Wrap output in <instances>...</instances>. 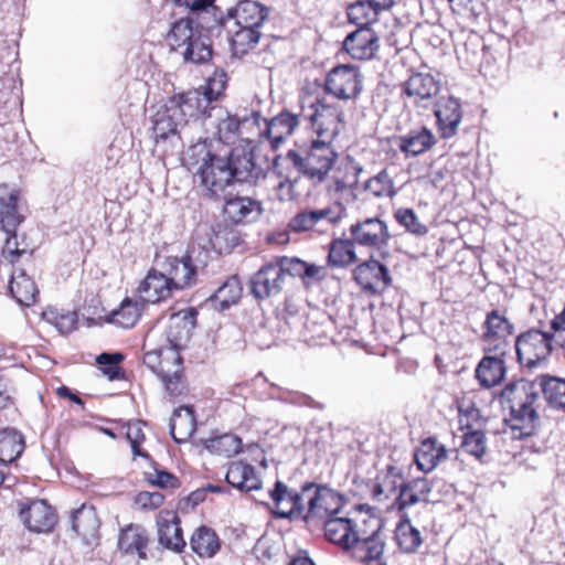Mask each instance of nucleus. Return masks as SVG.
<instances>
[{"instance_id":"nucleus-38","label":"nucleus","mask_w":565,"mask_h":565,"mask_svg":"<svg viewBox=\"0 0 565 565\" xmlns=\"http://www.w3.org/2000/svg\"><path fill=\"white\" fill-rule=\"evenodd\" d=\"M225 480L232 487L241 491L258 490L262 481L258 478L255 468L244 461H234L230 465Z\"/></svg>"},{"instance_id":"nucleus-14","label":"nucleus","mask_w":565,"mask_h":565,"mask_svg":"<svg viewBox=\"0 0 565 565\" xmlns=\"http://www.w3.org/2000/svg\"><path fill=\"white\" fill-rule=\"evenodd\" d=\"M286 285V280L277 260L263 265L249 278V292L258 300L278 296Z\"/></svg>"},{"instance_id":"nucleus-2","label":"nucleus","mask_w":565,"mask_h":565,"mask_svg":"<svg viewBox=\"0 0 565 565\" xmlns=\"http://www.w3.org/2000/svg\"><path fill=\"white\" fill-rule=\"evenodd\" d=\"M186 164L189 168L196 167L194 180L204 195L220 196L231 184L228 164L225 158L212 152L207 138L188 149Z\"/></svg>"},{"instance_id":"nucleus-29","label":"nucleus","mask_w":565,"mask_h":565,"mask_svg":"<svg viewBox=\"0 0 565 565\" xmlns=\"http://www.w3.org/2000/svg\"><path fill=\"white\" fill-rule=\"evenodd\" d=\"M175 290L166 273L150 270L138 287L139 298L143 303H157L166 300Z\"/></svg>"},{"instance_id":"nucleus-43","label":"nucleus","mask_w":565,"mask_h":565,"mask_svg":"<svg viewBox=\"0 0 565 565\" xmlns=\"http://www.w3.org/2000/svg\"><path fill=\"white\" fill-rule=\"evenodd\" d=\"M435 142L436 138L433 132L427 128H420L399 137L398 147L407 156H419L429 150Z\"/></svg>"},{"instance_id":"nucleus-6","label":"nucleus","mask_w":565,"mask_h":565,"mask_svg":"<svg viewBox=\"0 0 565 565\" xmlns=\"http://www.w3.org/2000/svg\"><path fill=\"white\" fill-rule=\"evenodd\" d=\"M302 116L309 120L318 138L333 139L344 126V115L338 104L326 97L305 98L301 106Z\"/></svg>"},{"instance_id":"nucleus-12","label":"nucleus","mask_w":565,"mask_h":565,"mask_svg":"<svg viewBox=\"0 0 565 565\" xmlns=\"http://www.w3.org/2000/svg\"><path fill=\"white\" fill-rule=\"evenodd\" d=\"M514 332V326L504 312L493 309L489 311L482 323L481 340L487 353L507 354L509 338Z\"/></svg>"},{"instance_id":"nucleus-60","label":"nucleus","mask_w":565,"mask_h":565,"mask_svg":"<svg viewBox=\"0 0 565 565\" xmlns=\"http://www.w3.org/2000/svg\"><path fill=\"white\" fill-rule=\"evenodd\" d=\"M226 86V74L224 72H215L212 77L206 81V84L200 88L201 94L210 98V104L217 100L223 94Z\"/></svg>"},{"instance_id":"nucleus-24","label":"nucleus","mask_w":565,"mask_h":565,"mask_svg":"<svg viewBox=\"0 0 565 565\" xmlns=\"http://www.w3.org/2000/svg\"><path fill=\"white\" fill-rule=\"evenodd\" d=\"M158 542L173 552H181L185 541L180 526V519L173 511L162 510L157 516Z\"/></svg>"},{"instance_id":"nucleus-46","label":"nucleus","mask_w":565,"mask_h":565,"mask_svg":"<svg viewBox=\"0 0 565 565\" xmlns=\"http://www.w3.org/2000/svg\"><path fill=\"white\" fill-rule=\"evenodd\" d=\"M24 449V440L22 436L12 428L0 430V465L8 467L14 461Z\"/></svg>"},{"instance_id":"nucleus-56","label":"nucleus","mask_w":565,"mask_h":565,"mask_svg":"<svg viewBox=\"0 0 565 565\" xmlns=\"http://www.w3.org/2000/svg\"><path fill=\"white\" fill-rule=\"evenodd\" d=\"M394 217L401 226L413 235L424 236L428 233V227L419 221L412 209L399 207L395 211Z\"/></svg>"},{"instance_id":"nucleus-51","label":"nucleus","mask_w":565,"mask_h":565,"mask_svg":"<svg viewBox=\"0 0 565 565\" xmlns=\"http://www.w3.org/2000/svg\"><path fill=\"white\" fill-rule=\"evenodd\" d=\"M364 190L375 198H394L398 190L395 188L393 174L388 169H382L364 183Z\"/></svg>"},{"instance_id":"nucleus-15","label":"nucleus","mask_w":565,"mask_h":565,"mask_svg":"<svg viewBox=\"0 0 565 565\" xmlns=\"http://www.w3.org/2000/svg\"><path fill=\"white\" fill-rule=\"evenodd\" d=\"M202 127L206 134H210L217 141L232 145L238 139L241 120L226 109L216 106L211 107Z\"/></svg>"},{"instance_id":"nucleus-19","label":"nucleus","mask_w":565,"mask_h":565,"mask_svg":"<svg viewBox=\"0 0 565 565\" xmlns=\"http://www.w3.org/2000/svg\"><path fill=\"white\" fill-rule=\"evenodd\" d=\"M353 277L364 290L373 294L384 291L392 284L388 268L373 257L358 265Z\"/></svg>"},{"instance_id":"nucleus-9","label":"nucleus","mask_w":565,"mask_h":565,"mask_svg":"<svg viewBox=\"0 0 565 565\" xmlns=\"http://www.w3.org/2000/svg\"><path fill=\"white\" fill-rule=\"evenodd\" d=\"M553 334L539 329H530L515 339L518 361L522 366L534 369L547 360L552 352Z\"/></svg>"},{"instance_id":"nucleus-62","label":"nucleus","mask_w":565,"mask_h":565,"mask_svg":"<svg viewBox=\"0 0 565 565\" xmlns=\"http://www.w3.org/2000/svg\"><path fill=\"white\" fill-rule=\"evenodd\" d=\"M146 476L151 484L162 489H175L180 486L178 478L166 470L156 468L152 472H147Z\"/></svg>"},{"instance_id":"nucleus-42","label":"nucleus","mask_w":565,"mask_h":565,"mask_svg":"<svg viewBox=\"0 0 565 565\" xmlns=\"http://www.w3.org/2000/svg\"><path fill=\"white\" fill-rule=\"evenodd\" d=\"M190 546L200 557L211 558L220 551L221 540L214 530L202 525L193 532Z\"/></svg>"},{"instance_id":"nucleus-53","label":"nucleus","mask_w":565,"mask_h":565,"mask_svg":"<svg viewBox=\"0 0 565 565\" xmlns=\"http://www.w3.org/2000/svg\"><path fill=\"white\" fill-rule=\"evenodd\" d=\"M241 448V439L233 434H224L206 441V449L224 457H232L238 454Z\"/></svg>"},{"instance_id":"nucleus-58","label":"nucleus","mask_w":565,"mask_h":565,"mask_svg":"<svg viewBox=\"0 0 565 565\" xmlns=\"http://www.w3.org/2000/svg\"><path fill=\"white\" fill-rule=\"evenodd\" d=\"M462 451L481 460L487 452V438L481 430H469L463 435Z\"/></svg>"},{"instance_id":"nucleus-27","label":"nucleus","mask_w":565,"mask_h":565,"mask_svg":"<svg viewBox=\"0 0 565 565\" xmlns=\"http://www.w3.org/2000/svg\"><path fill=\"white\" fill-rule=\"evenodd\" d=\"M224 216L233 224L253 222L263 213L262 203L248 196H235L225 200Z\"/></svg>"},{"instance_id":"nucleus-23","label":"nucleus","mask_w":565,"mask_h":565,"mask_svg":"<svg viewBox=\"0 0 565 565\" xmlns=\"http://www.w3.org/2000/svg\"><path fill=\"white\" fill-rule=\"evenodd\" d=\"M329 191L343 193L352 191L359 183V177L363 172V166L350 156H347L333 164Z\"/></svg>"},{"instance_id":"nucleus-64","label":"nucleus","mask_w":565,"mask_h":565,"mask_svg":"<svg viewBox=\"0 0 565 565\" xmlns=\"http://www.w3.org/2000/svg\"><path fill=\"white\" fill-rule=\"evenodd\" d=\"M136 504L142 510H156L164 502V495L158 491H141L137 494Z\"/></svg>"},{"instance_id":"nucleus-36","label":"nucleus","mask_w":565,"mask_h":565,"mask_svg":"<svg viewBox=\"0 0 565 565\" xmlns=\"http://www.w3.org/2000/svg\"><path fill=\"white\" fill-rule=\"evenodd\" d=\"M72 530L87 543L97 536L100 521L93 505L82 504L71 514Z\"/></svg>"},{"instance_id":"nucleus-47","label":"nucleus","mask_w":565,"mask_h":565,"mask_svg":"<svg viewBox=\"0 0 565 565\" xmlns=\"http://www.w3.org/2000/svg\"><path fill=\"white\" fill-rule=\"evenodd\" d=\"M235 30H231V46L235 56L242 57L250 50L255 49L260 39L259 29L250 26L234 25Z\"/></svg>"},{"instance_id":"nucleus-21","label":"nucleus","mask_w":565,"mask_h":565,"mask_svg":"<svg viewBox=\"0 0 565 565\" xmlns=\"http://www.w3.org/2000/svg\"><path fill=\"white\" fill-rule=\"evenodd\" d=\"M23 524L31 532L46 533L53 530L56 514L44 500H33L20 510Z\"/></svg>"},{"instance_id":"nucleus-54","label":"nucleus","mask_w":565,"mask_h":565,"mask_svg":"<svg viewBox=\"0 0 565 565\" xmlns=\"http://www.w3.org/2000/svg\"><path fill=\"white\" fill-rule=\"evenodd\" d=\"M42 318L53 324L62 334L71 333L77 324L75 311L58 312L53 308H49L42 312Z\"/></svg>"},{"instance_id":"nucleus-26","label":"nucleus","mask_w":565,"mask_h":565,"mask_svg":"<svg viewBox=\"0 0 565 565\" xmlns=\"http://www.w3.org/2000/svg\"><path fill=\"white\" fill-rule=\"evenodd\" d=\"M343 47L355 60H370L379 50V36L371 28H358L345 38Z\"/></svg>"},{"instance_id":"nucleus-34","label":"nucleus","mask_w":565,"mask_h":565,"mask_svg":"<svg viewBox=\"0 0 565 565\" xmlns=\"http://www.w3.org/2000/svg\"><path fill=\"white\" fill-rule=\"evenodd\" d=\"M149 534L138 524H129L120 531L118 547L125 554H137L140 559L147 558Z\"/></svg>"},{"instance_id":"nucleus-37","label":"nucleus","mask_w":565,"mask_h":565,"mask_svg":"<svg viewBox=\"0 0 565 565\" xmlns=\"http://www.w3.org/2000/svg\"><path fill=\"white\" fill-rule=\"evenodd\" d=\"M273 173L278 177L275 185V195L279 201H290L294 199V185L297 182L298 171L287 161L286 157H277L273 163Z\"/></svg>"},{"instance_id":"nucleus-50","label":"nucleus","mask_w":565,"mask_h":565,"mask_svg":"<svg viewBox=\"0 0 565 565\" xmlns=\"http://www.w3.org/2000/svg\"><path fill=\"white\" fill-rule=\"evenodd\" d=\"M395 539L401 547L406 553L415 552L423 543L420 532L414 527L407 516H403L395 530Z\"/></svg>"},{"instance_id":"nucleus-18","label":"nucleus","mask_w":565,"mask_h":565,"mask_svg":"<svg viewBox=\"0 0 565 565\" xmlns=\"http://www.w3.org/2000/svg\"><path fill=\"white\" fill-rule=\"evenodd\" d=\"M437 129L443 139L454 137L462 119V108L458 98L441 96L434 105Z\"/></svg>"},{"instance_id":"nucleus-30","label":"nucleus","mask_w":565,"mask_h":565,"mask_svg":"<svg viewBox=\"0 0 565 565\" xmlns=\"http://www.w3.org/2000/svg\"><path fill=\"white\" fill-rule=\"evenodd\" d=\"M505 354L484 355L476 367V379L484 388L499 385L505 376Z\"/></svg>"},{"instance_id":"nucleus-59","label":"nucleus","mask_w":565,"mask_h":565,"mask_svg":"<svg viewBox=\"0 0 565 565\" xmlns=\"http://www.w3.org/2000/svg\"><path fill=\"white\" fill-rule=\"evenodd\" d=\"M7 238L1 250V257L9 264L13 265L19 258L26 253L25 247H21L18 242L17 228L12 233H6Z\"/></svg>"},{"instance_id":"nucleus-17","label":"nucleus","mask_w":565,"mask_h":565,"mask_svg":"<svg viewBox=\"0 0 565 565\" xmlns=\"http://www.w3.org/2000/svg\"><path fill=\"white\" fill-rule=\"evenodd\" d=\"M170 109L177 114L182 124H186L190 119L199 120L207 116L211 107L210 98L201 94V89H194L181 95H175L169 99Z\"/></svg>"},{"instance_id":"nucleus-3","label":"nucleus","mask_w":565,"mask_h":565,"mask_svg":"<svg viewBox=\"0 0 565 565\" xmlns=\"http://www.w3.org/2000/svg\"><path fill=\"white\" fill-rule=\"evenodd\" d=\"M170 50L179 53L184 62L202 64L211 60L213 51L210 38L190 19L175 21L166 36Z\"/></svg>"},{"instance_id":"nucleus-41","label":"nucleus","mask_w":565,"mask_h":565,"mask_svg":"<svg viewBox=\"0 0 565 565\" xmlns=\"http://www.w3.org/2000/svg\"><path fill=\"white\" fill-rule=\"evenodd\" d=\"M196 420L194 411L190 406H181L173 412L170 420V431L174 441L181 444L188 441L194 434Z\"/></svg>"},{"instance_id":"nucleus-33","label":"nucleus","mask_w":565,"mask_h":565,"mask_svg":"<svg viewBox=\"0 0 565 565\" xmlns=\"http://www.w3.org/2000/svg\"><path fill=\"white\" fill-rule=\"evenodd\" d=\"M298 125L299 118L297 115L281 111L269 121L265 119L266 129L260 136L266 137L271 147L276 149L286 138L294 134Z\"/></svg>"},{"instance_id":"nucleus-35","label":"nucleus","mask_w":565,"mask_h":565,"mask_svg":"<svg viewBox=\"0 0 565 565\" xmlns=\"http://www.w3.org/2000/svg\"><path fill=\"white\" fill-rule=\"evenodd\" d=\"M18 193L6 184H0V227L12 233L23 221L18 210Z\"/></svg>"},{"instance_id":"nucleus-52","label":"nucleus","mask_w":565,"mask_h":565,"mask_svg":"<svg viewBox=\"0 0 565 565\" xmlns=\"http://www.w3.org/2000/svg\"><path fill=\"white\" fill-rule=\"evenodd\" d=\"M380 12L369 0H358L347 9V15L351 23L359 28H371L379 20Z\"/></svg>"},{"instance_id":"nucleus-5","label":"nucleus","mask_w":565,"mask_h":565,"mask_svg":"<svg viewBox=\"0 0 565 565\" xmlns=\"http://www.w3.org/2000/svg\"><path fill=\"white\" fill-rule=\"evenodd\" d=\"M331 141L332 139L318 138L311 141L303 153L289 150L285 157L298 172L312 181L322 182L338 159Z\"/></svg>"},{"instance_id":"nucleus-49","label":"nucleus","mask_w":565,"mask_h":565,"mask_svg":"<svg viewBox=\"0 0 565 565\" xmlns=\"http://www.w3.org/2000/svg\"><path fill=\"white\" fill-rule=\"evenodd\" d=\"M152 124L156 139H166L177 131L178 126L182 125V121L180 117L170 109V102L168 100L157 110Z\"/></svg>"},{"instance_id":"nucleus-31","label":"nucleus","mask_w":565,"mask_h":565,"mask_svg":"<svg viewBox=\"0 0 565 565\" xmlns=\"http://www.w3.org/2000/svg\"><path fill=\"white\" fill-rule=\"evenodd\" d=\"M322 524L326 537L344 550H350L360 533V529H355L353 520L349 518L334 515Z\"/></svg>"},{"instance_id":"nucleus-4","label":"nucleus","mask_w":565,"mask_h":565,"mask_svg":"<svg viewBox=\"0 0 565 565\" xmlns=\"http://www.w3.org/2000/svg\"><path fill=\"white\" fill-rule=\"evenodd\" d=\"M502 397L509 404L511 428L520 430V436L530 435L537 418V413L533 407L539 397L534 383L521 380L509 384L503 390Z\"/></svg>"},{"instance_id":"nucleus-13","label":"nucleus","mask_w":565,"mask_h":565,"mask_svg":"<svg viewBox=\"0 0 565 565\" xmlns=\"http://www.w3.org/2000/svg\"><path fill=\"white\" fill-rule=\"evenodd\" d=\"M324 88L338 99H355L362 90L361 74L352 65L335 66L327 75Z\"/></svg>"},{"instance_id":"nucleus-22","label":"nucleus","mask_w":565,"mask_h":565,"mask_svg":"<svg viewBox=\"0 0 565 565\" xmlns=\"http://www.w3.org/2000/svg\"><path fill=\"white\" fill-rule=\"evenodd\" d=\"M231 183H254L264 175L260 166L254 162L253 156L244 150H233L227 158Z\"/></svg>"},{"instance_id":"nucleus-32","label":"nucleus","mask_w":565,"mask_h":565,"mask_svg":"<svg viewBox=\"0 0 565 565\" xmlns=\"http://www.w3.org/2000/svg\"><path fill=\"white\" fill-rule=\"evenodd\" d=\"M447 456L448 450L445 445L439 443L436 437H428L417 447L414 460L420 471L430 472L438 463L445 461Z\"/></svg>"},{"instance_id":"nucleus-25","label":"nucleus","mask_w":565,"mask_h":565,"mask_svg":"<svg viewBox=\"0 0 565 565\" xmlns=\"http://www.w3.org/2000/svg\"><path fill=\"white\" fill-rule=\"evenodd\" d=\"M439 90V79L429 73H415L403 84V92L416 105H426Z\"/></svg>"},{"instance_id":"nucleus-40","label":"nucleus","mask_w":565,"mask_h":565,"mask_svg":"<svg viewBox=\"0 0 565 565\" xmlns=\"http://www.w3.org/2000/svg\"><path fill=\"white\" fill-rule=\"evenodd\" d=\"M143 309L145 303L140 298L132 299L126 297L119 307L106 317V321L120 328L129 329L137 323Z\"/></svg>"},{"instance_id":"nucleus-55","label":"nucleus","mask_w":565,"mask_h":565,"mask_svg":"<svg viewBox=\"0 0 565 565\" xmlns=\"http://www.w3.org/2000/svg\"><path fill=\"white\" fill-rule=\"evenodd\" d=\"M242 286L237 277L228 278L212 296L221 309H227L241 298Z\"/></svg>"},{"instance_id":"nucleus-11","label":"nucleus","mask_w":565,"mask_h":565,"mask_svg":"<svg viewBox=\"0 0 565 565\" xmlns=\"http://www.w3.org/2000/svg\"><path fill=\"white\" fill-rule=\"evenodd\" d=\"M365 524H369L370 532L360 529L356 541L350 547L352 556L366 565L382 564V555L385 547L381 532L382 522L379 518L369 515Z\"/></svg>"},{"instance_id":"nucleus-61","label":"nucleus","mask_w":565,"mask_h":565,"mask_svg":"<svg viewBox=\"0 0 565 565\" xmlns=\"http://www.w3.org/2000/svg\"><path fill=\"white\" fill-rule=\"evenodd\" d=\"M276 260L281 269L285 280H287L288 277H299L303 281L306 262L296 257H280Z\"/></svg>"},{"instance_id":"nucleus-1","label":"nucleus","mask_w":565,"mask_h":565,"mask_svg":"<svg viewBox=\"0 0 565 565\" xmlns=\"http://www.w3.org/2000/svg\"><path fill=\"white\" fill-rule=\"evenodd\" d=\"M195 318L196 311L193 308L180 310L179 312L172 313L169 318V324L166 331L167 342L169 343L167 353L171 354L173 369L171 370L169 367L168 361L161 360L156 372L170 396H178L182 392V358L179 351L189 342L191 332L195 327Z\"/></svg>"},{"instance_id":"nucleus-45","label":"nucleus","mask_w":565,"mask_h":565,"mask_svg":"<svg viewBox=\"0 0 565 565\" xmlns=\"http://www.w3.org/2000/svg\"><path fill=\"white\" fill-rule=\"evenodd\" d=\"M537 381L547 404L552 408L565 411V379L542 375Z\"/></svg>"},{"instance_id":"nucleus-7","label":"nucleus","mask_w":565,"mask_h":565,"mask_svg":"<svg viewBox=\"0 0 565 565\" xmlns=\"http://www.w3.org/2000/svg\"><path fill=\"white\" fill-rule=\"evenodd\" d=\"M302 492L308 501V507H305L303 521L309 526L321 525L337 515L345 503L340 493L316 483L303 484Z\"/></svg>"},{"instance_id":"nucleus-48","label":"nucleus","mask_w":565,"mask_h":565,"mask_svg":"<svg viewBox=\"0 0 565 565\" xmlns=\"http://www.w3.org/2000/svg\"><path fill=\"white\" fill-rule=\"evenodd\" d=\"M356 244L350 238L334 239L329 249L328 263L333 267H347L358 260Z\"/></svg>"},{"instance_id":"nucleus-16","label":"nucleus","mask_w":565,"mask_h":565,"mask_svg":"<svg viewBox=\"0 0 565 565\" xmlns=\"http://www.w3.org/2000/svg\"><path fill=\"white\" fill-rule=\"evenodd\" d=\"M273 501V513L280 519L302 518L305 513L303 500L306 495L289 489L282 481H276L269 491Z\"/></svg>"},{"instance_id":"nucleus-63","label":"nucleus","mask_w":565,"mask_h":565,"mask_svg":"<svg viewBox=\"0 0 565 565\" xmlns=\"http://www.w3.org/2000/svg\"><path fill=\"white\" fill-rule=\"evenodd\" d=\"M126 435L130 443V447H131L134 456H140V457L148 458V455L146 452H143L140 448V445L145 440V435L141 429L140 422H135V423L128 424Z\"/></svg>"},{"instance_id":"nucleus-57","label":"nucleus","mask_w":565,"mask_h":565,"mask_svg":"<svg viewBox=\"0 0 565 565\" xmlns=\"http://www.w3.org/2000/svg\"><path fill=\"white\" fill-rule=\"evenodd\" d=\"M271 398L299 407L322 408V405L317 403L311 396L288 388L278 387L277 392L271 394Z\"/></svg>"},{"instance_id":"nucleus-10","label":"nucleus","mask_w":565,"mask_h":565,"mask_svg":"<svg viewBox=\"0 0 565 565\" xmlns=\"http://www.w3.org/2000/svg\"><path fill=\"white\" fill-rule=\"evenodd\" d=\"M350 236L358 246L388 256L391 234L387 224L377 216L359 220L349 227Z\"/></svg>"},{"instance_id":"nucleus-8","label":"nucleus","mask_w":565,"mask_h":565,"mask_svg":"<svg viewBox=\"0 0 565 565\" xmlns=\"http://www.w3.org/2000/svg\"><path fill=\"white\" fill-rule=\"evenodd\" d=\"M209 253L192 247L181 257L169 256L166 260V275L175 290L196 284V277L207 265Z\"/></svg>"},{"instance_id":"nucleus-44","label":"nucleus","mask_w":565,"mask_h":565,"mask_svg":"<svg viewBox=\"0 0 565 565\" xmlns=\"http://www.w3.org/2000/svg\"><path fill=\"white\" fill-rule=\"evenodd\" d=\"M9 291L15 301L24 307L33 306L39 296V289L29 276L24 273L12 276L9 282Z\"/></svg>"},{"instance_id":"nucleus-28","label":"nucleus","mask_w":565,"mask_h":565,"mask_svg":"<svg viewBox=\"0 0 565 565\" xmlns=\"http://www.w3.org/2000/svg\"><path fill=\"white\" fill-rule=\"evenodd\" d=\"M268 17L266 7L257 1L241 0L235 8L227 12V22L233 25L259 29Z\"/></svg>"},{"instance_id":"nucleus-20","label":"nucleus","mask_w":565,"mask_h":565,"mask_svg":"<svg viewBox=\"0 0 565 565\" xmlns=\"http://www.w3.org/2000/svg\"><path fill=\"white\" fill-rule=\"evenodd\" d=\"M344 214L342 206L334 209L306 210L297 213L289 221V228L296 233L311 231L317 226L338 224Z\"/></svg>"},{"instance_id":"nucleus-39","label":"nucleus","mask_w":565,"mask_h":565,"mask_svg":"<svg viewBox=\"0 0 565 565\" xmlns=\"http://www.w3.org/2000/svg\"><path fill=\"white\" fill-rule=\"evenodd\" d=\"M404 486L403 476L395 467H388L385 472L380 473L372 488L373 499L384 502L391 498L394 500L401 487Z\"/></svg>"}]
</instances>
